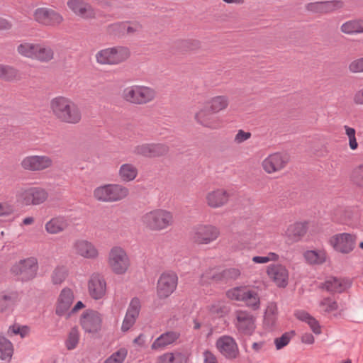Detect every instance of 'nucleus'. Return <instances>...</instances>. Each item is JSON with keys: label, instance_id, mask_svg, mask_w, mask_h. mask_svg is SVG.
<instances>
[{"label": "nucleus", "instance_id": "21", "mask_svg": "<svg viewBox=\"0 0 363 363\" xmlns=\"http://www.w3.org/2000/svg\"><path fill=\"white\" fill-rule=\"evenodd\" d=\"M178 277L174 272L163 273L158 279L157 294L160 298L169 297L176 289Z\"/></svg>", "mask_w": 363, "mask_h": 363}, {"label": "nucleus", "instance_id": "4", "mask_svg": "<svg viewBox=\"0 0 363 363\" xmlns=\"http://www.w3.org/2000/svg\"><path fill=\"white\" fill-rule=\"evenodd\" d=\"M122 99L134 105H145L153 101L157 97V91L150 86L134 84L124 88Z\"/></svg>", "mask_w": 363, "mask_h": 363}, {"label": "nucleus", "instance_id": "49", "mask_svg": "<svg viewBox=\"0 0 363 363\" xmlns=\"http://www.w3.org/2000/svg\"><path fill=\"white\" fill-rule=\"evenodd\" d=\"M79 340V332L76 328H72L66 340V347L68 350L76 348Z\"/></svg>", "mask_w": 363, "mask_h": 363}, {"label": "nucleus", "instance_id": "57", "mask_svg": "<svg viewBox=\"0 0 363 363\" xmlns=\"http://www.w3.org/2000/svg\"><path fill=\"white\" fill-rule=\"evenodd\" d=\"M7 333L10 336L13 335H20L21 337H24L28 333V328L27 327H21L19 325H12L9 328Z\"/></svg>", "mask_w": 363, "mask_h": 363}, {"label": "nucleus", "instance_id": "35", "mask_svg": "<svg viewBox=\"0 0 363 363\" xmlns=\"http://www.w3.org/2000/svg\"><path fill=\"white\" fill-rule=\"evenodd\" d=\"M230 104V100L226 95H217L211 98L207 102V107L215 114L225 111Z\"/></svg>", "mask_w": 363, "mask_h": 363}, {"label": "nucleus", "instance_id": "48", "mask_svg": "<svg viewBox=\"0 0 363 363\" xmlns=\"http://www.w3.org/2000/svg\"><path fill=\"white\" fill-rule=\"evenodd\" d=\"M140 309V299L137 297H134L130 300L126 314L137 319L139 316Z\"/></svg>", "mask_w": 363, "mask_h": 363}, {"label": "nucleus", "instance_id": "40", "mask_svg": "<svg viewBox=\"0 0 363 363\" xmlns=\"http://www.w3.org/2000/svg\"><path fill=\"white\" fill-rule=\"evenodd\" d=\"M179 337V334L175 332H168L161 335L152 344L151 348L157 350L173 343Z\"/></svg>", "mask_w": 363, "mask_h": 363}, {"label": "nucleus", "instance_id": "38", "mask_svg": "<svg viewBox=\"0 0 363 363\" xmlns=\"http://www.w3.org/2000/svg\"><path fill=\"white\" fill-rule=\"evenodd\" d=\"M54 58V51L51 46L45 43H38L33 60L48 62Z\"/></svg>", "mask_w": 363, "mask_h": 363}, {"label": "nucleus", "instance_id": "55", "mask_svg": "<svg viewBox=\"0 0 363 363\" xmlns=\"http://www.w3.org/2000/svg\"><path fill=\"white\" fill-rule=\"evenodd\" d=\"M305 7L308 12L323 14V1L310 2Z\"/></svg>", "mask_w": 363, "mask_h": 363}, {"label": "nucleus", "instance_id": "44", "mask_svg": "<svg viewBox=\"0 0 363 363\" xmlns=\"http://www.w3.org/2000/svg\"><path fill=\"white\" fill-rule=\"evenodd\" d=\"M345 6L342 0H331L323 1V14L335 12L342 9Z\"/></svg>", "mask_w": 363, "mask_h": 363}, {"label": "nucleus", "instance_id": "36", "mask_svg": "<svg viewBox=\"0 0 363 363\" xmlns=\"http://www.w3.org/2000/svg\"><path fill=\"white\" fill-rule=\"evenodd\" d=\"M341 33L348 35H353L363 33V19L353 18L348 20L340 27Z\"/></svg>", "mask_w": 363, "mask_h": 363}, {"label": "nucleus", "instance_id": "64", "mask_svg": "<svg viewBox=\"0 0 363 363\" xmlns=\"http://www.w3.org/2000/svg\"><path fill=\"white\" fill-rule=\"evenodd\" d=\"M301 341L306 345H313L315 342V337L311 333H305L301 335Z\"/></svg>", "mask_w": 363, "mask_h": 363}, {"label": "nucleus", "instance_id": "34", "mask_svg": "<svg viewBox=\"0 0 363 363\" xmlns=\"http://www.w3.org/2000/svg\"><path fill=\"white\" fill-rule=\"evenodd\" d=\"M138 176V167L129 162L122 164L118 170V177L123 182L134 181Z\"/></svg>", "mask_w": 363, "mask_h": 363}, {"label": "nucleus", "instance_id": "51", "mask_svg": "<svg viewBox=\"0 0 363 363\" xmlns=\"http://www.w3.org/2000/svg\"><path fill=\"white\" fill-rule=\"evenodd\" d=\"M128 354L125 348H121L113 353L104 363H123Z\"/></svg>", "mask_w": 363, "mask_h": 363}, {"label": "nucleus", "instance_id": "32", "mask_svg": "<svg viewBox=\"0 0 363 363\" xmlns=\"http://www.w3.org/2000/svg\"><path fill=\"white\" fill-rule=\"evenodd\" d=\"M68 227L67 220L62 216L50 218L45 224V230L49 235H57L63 233Z\"/></svg>", "mask_w": 363, "mask_h": 363}, {"label": "nucleus", "instance_id": "15", "mask_svg": "<svg viewBox=\"0 0 363 363\" xmlns=\"http://www.w3.org/2000/svg\"><path fill=\"white\" fill-rule=\"evenodd\" d=\"M235 326L239 334L251 336L256 329V317L247 310L235 312Z\"/></svg>", "mask_w": 363, "mask_h": 363}, {"label": "nucleus", "instance_id": "2", "mask_svg": "<svg viewBox=\"0 0 363 363\" xmlns=\"http://www.w3.org/2000/svg\"><path fill=\"white\" fill-rule=\"evenodd\" d=\"M106 263L110 271L116 276L125 275L131 267V261L127 251L120 245H114L110 248Z\"/></svg>", "mask_w": 363, "mask_h": 363}, {"label": "nucleus", "instance_id": "53", "mask_svg": "<svg viewBox=\"0 0 363 363\" xmlns=\"http://www.w3.org/2000/svg\"><path fill=\"white\" fill-rule=\"evenodd\" d=\"M15 211L13 204L10 201L0 202V217H7L12 215Z\"/></svg>", "mask_w": 363, "mask_h": 363}, {"label": "nucleus", "instance_id": "3", "mask_svg": "<svg viewBox=\"0 0 363 363\" xmlns=\"http://www.w3.org/2000/svg\"><path fill=\"white\" fill-rule=\"evenodd\" d=\"M130 55V50L128 47L115 45L99 50L95 55V59L101 65L115 66L128 61Z\"/></svg>", "mask_w": 363, "mask_h": 363}, {"label": "nucleus", "instance_id": "30", "mask_svg": "<svg viewBox=\"0 0 363 363\" xmlns=\"http://www.w3.org/2000/svg\"><path fill=\"white\" fill-rule=\"evenodd\" d=\"M352 281L349 279L329 277L323 287L332 293H342L351 286Z\"/></svg>", "mask_w": 363, "mask_h": 363}, {"label": "nucleus", "instance_id": "42", "mask_svg": "<svg viewBox=\"0 0 363 363\" xmlns=\"http://www.w3.org/2000/svg\"><path fill=\"white\" fill-rule=\"evenodd\" d=\"M68 276V269L65 266L56 267L51 274V281L55 285L62 284Z\"/></svg>", "mask_w": 363, "mask_h": 363}, {"label": "nucleus", "instance_id": "52", "mask_svg": "<svg viewBox=\"0 0 363 363\" xmlns=\"http://www.w3.org/2000/svg\"><path fill=\"white\" fill-rule=\"evenodd\" d=\"M348 69L352 74L363 73V57L352 60L348 65Z\"/></svg>", "mask_w": 363, "mask_h": 363}, {"label": "nucleus", "instance_id": "58", "mask_svg": "<svg viewBox=\"0 0 363 363\" xmlns=\"http://www.w3.org/2000/svg\"><path fill=\"white\" fill-rule=\"evenodd\" d=\"M251 133L245 131L243 130H238L235 134L233 141L235 144L240 145L251 138Z\"/></svg>", "mask_w": 363, "mask_h": 363}, {"label": "nucleus", "instance_id": "61", "mask_svg": "<svg viewBox=\"0 0 363 363\" xmlns=\"http://www.w3.org/2000/svg\"><path fill=\"white\" fill-rule=\"evenodd\" d=\"M352 101L357 106H363V87L354 93Z\"/></svg>", "mask_w": 363, "mask_h": 363}, {"label": "nucleus", "instance_id": "31", "mask_svg": "<svg viewBox=\"0 0 363 363\" xmlns=\"http://www.w3.org/2000/svg\"><path fill=\"white\" fill-rule=\"evenodd\" d=\"M303 257L309 265H322L328 259V253L324 249L307 250L303 252Z\"/></svg>", "mask_w": 363, "mask_h": 363}, {"label": "nucleus", "instance_id": "10", "mask_svg": "<svg viewBox=\"0 0 363 363\" xmlns=\"http://www.w3.org/2000/svg\"><path fill=\"white\" fill-rule=\"evenodd\" d=\"M88 295L95 301L104 299L108 293V284L105 276L99 272H92L87 279Z\"/></svg>", "mask_w": 363, "mask_h": 363}, {"label": "nucleus", "instance_id": "28", "mask_svg": "<svg viewBox=\"0 0 363 363\" xmlns=\"http://www.w3.org/2000/svg\"><path fill=\"white\" fill-rule=\"evenodd\" d=\"M83 113L80 106L73 100L59 122L67 125H77L82 121Z\"/></svg>", "mask_w": 363, "mask_h": 363}, {"label": "nucleus", "instance_id": "13", "mask_svg": "<svg viewBox=\"0 0 363 363\" xmlns=\"http://www.w3.org/2000/svg\"><path fill=\"white\" fill-rule=\"evenodd\" d=\"M290 160L289 155L283 152H276L267 155L261 162L264 172L273 174L284 170Z\"/></svg>", "mask_w": 363, "mask_h": 363}, {"label": "nucleus", "instance_id": "59", "mask_svg": "<svg viewBox=\"0 0 363 363\" xmlns=\"http://www.w3.org/2000/svg\"><path fill=\"white\" fill-rule=\"evenodd\" d=\"M136 318H133L127 314H125L123 321L121 325V330L123 332L128 331L130 328H131L136 322Z\"/></svg>", "mask_w": 363, "mask_h": 363}, {"label": "nucleus", "instance_id": "29", "mask_svg": "<svg viewBox=\"0 0 363 363\" xmlns=\"http://www.w3.org/2000/svg\"><path fill=\"white\" fill-rule=\"evenodd\" d=\"M308 229V222H296L287 227L285 231V236L292 242H298L306 234Z\"/></svg>", "mask_w": 363, "mask_h": 363}, {"label": "nucleus", "instance_id": "14", "mask_svg": "<svg viewBox=\"0 0 363 363\" xmlns=\"http://www.w3.org/2000/svg\"><path fill=\"white\" fill-rule=\"evenodd\" d=\"M72 250L76 256L87 260H97L101 255L96 245L85 238L75 240L72 243Z\"/></svg>", "mask_w": 363, "mask_h": 363}, {"label": "nucleus", "instance_id": "60", "mask_svg": "<svg viewBox=\"0 0 363 363\" xmlns=\"http://www.w3.org/2000/svg\"><path fill=\"white\" fill-rule=\"evenodd\" d=\"M133 345L138 348H144L147 345V337L144 334H140L133 341Z\"/></svg>", "mask_w": 363, "mask_h": 363}, {"label": "nucleus", "instance_id": "17", "mask_svg": "<svg viewBox=\"0 0 363 363\" xmlns=\"http://www.w3.org/2000/svg\"><path fill=\"white\" fill-rule=\"evenodd\" d=\"M194 120L200 127L209 130H218L221 127L219 118L216 116L207 106L196 111L194 115Z\"/></svg>", "mask_w": 363, "mask_h": 363}, {"label": "nucleus", "instance_id": "23", "mask_svg": "<svg viewBox=\"0 0 363 363\" xmlns=\"http://www.w3.org/2000/svg\"><path fill=\"white\" fill-rule=\"evenodd\" d=\"M67 6L76 16L82 19L88 20L95 18L94 9L84 0H68Z\"/></svg>", "mask_w": 363, "mask_h": 363}, {"label": "nucleus", "instance_id": "37", "mask_svg": "<svg viewBox=\"0 0 363 363\" xmlns=\"http://www.w3.org/2000/svg\"><path fill=\"white\" fill-rule=\"evenodd\" d=\"M294 315L297 319L306 323L315 335H319L322 333V328L319 322L308 312L298 310L295 312Z\"/></svg>", "mask_w": 363, "mask_h": 363}, {"label": "nucleus", "instance_id": "19", "mask_svg": "<svg viewBox=\"0 0 363 363\" xmlns=\"http://www.w3.org/2000/svg\"><path fill=\"white\" fill-rule=\"evenodd\" d=\"M229 191L222 187L214 188L205 194L204 201L206 206L211 209H218L225 206L230 201Z\"/></svg>", "mask_w": 363, "mask_h": 363}, {"label": "nucleus", "instance_id": "12", "mask_svg": "<svg viewBox=\"0 0 363 363\" xmlns=\"http://www.w3.org/2000/svg\"><path fill=\"white\" fill-rule=\"evenodd\" d=\"M53 165V159L47 155H29L20 162L21 167L27 172H43L51 169Z\"/></svg>", "mask_w": 363, "mask_h": 363}, {"label": "nucleus", "instance_id": "41", "mask_svg": "<svg viewBox=\"0 0 363 363\" xmlns=\"http://www.w3.org/2000/svg\"><path fill=\"white\" fill-rule=\"evenodd\" d=\"M13 353L12 343L4 336L0 335V358L2 360L10 362Z\"/></svg>", "mask_w": 363, "mask_h": 363}, {"label": "nucleus", "instance_id": "11", "mask_svg": "<svg viewBox=\"0 0 363 363\" xmlns=\"http://www.w3.org/2000/svg\"><path fill=\"white\" fill-rule=\"evenodd\" d=\"M357 236L353 233H340L332 235L328 241L330 246L337 253L349 255L356 247Z\"/></svg>", "mask_w": 363, "mask_h": 363}, {"label": "nucleus", "instance_id": "16", "mask_svg": "<svg viewBox=\"0 0 363 363\" xmlns=\"http://www.w3.org/2000/svg\"><path fill=\"white\" fill-rule=\"evenodd\" d=\"M33 18L38 23L51 27H57L65 21L60 13L48 7L37 8L33 12Z\"/></svg>", "mask_w": 363, "mask_h": 363}, {"label": "nucleus", "instance_id": "24", "mask_svg": "<svg viewBox=\"0 0 363 363\" xmlns=\"http://www.w3.org/2000/svg\"><path fill=\"white\" fill-rule=\"evenodd\" d=\"M168 147L161 143H144L135 147L134 153L147 157H160L167 153Z\"/></svg>", "mask_w": 363, "mask_h": 363}, {"label": "nucleus", "instance_id": "8", "mask_svg": "<svg viewBox=\"0 0 363 363\" xmlns=\"http://www.w3.org/2000/svg\"><path fill=\"white\" fill-rule=\"evenodd\" d=\"M220 235V231L217 226L205 223L194 226L190 234L191 241L199 245H209L215 242Z\"/></svg>", "mask_w": 363, "mask_h": 363}, {"label": "nucleus", "instance_id": "9", "mask_svg": "<svg viewBox=\"0 0 363 363\" xmlns=\"http://www.w3.org/2000/svg\"><path fill=\"white\" fill-rule=\"evenodd\" d=\"M39 264L35 257H28L16 262L11 267V272L21 281H28L35 279L38 274Z\"/></svg>", "mask_w": 363, "mask_h": 363}, {"label": "nucleus", "instance_id": "50", "mask_svg": "<svg viewBox=\"0 0 363 363\" xmlns=\"http://www.w3.org/2000/svg\"><path fill=\"white\" fill-rule=\"evenodd\" d=\"M279 255L274 252H269L266 256H254L252 261L255 264H266L269 262H277Z\"/></svg>", "mask_w": 363, "mask_h": 363}, {"label": "nucleus", "instance_id": "18", "mask_svg": "<svg viewBox=\"0 0 363 363\" xmlns=\"http://www.w3.org/2000/svg\"><path fill=\"white\" fill-rule=\"evenodd\" d=\"M266 274L277 287L285 288L289 284V272L286 266L281 263L270 264L266 267Z\"/></svg>", "mask_w": 363, "mask_h": 363}, {"label": "nucleus", "instance_id": "46", "mask_svg": "<svg viewBox=\"0 0 363 363\" xmlns=\"http://www.w3.org/2000/svg\"><path fill=\"white\" fill-rule=\"evenodd\" d=\"M350 179L357 186L363 187V163L352 169Z\"/></svg>", "mask_w": 363, "mask_h": 363}, {"label": "nucleus", "instance_id": "45", "mask_svg": "<svg viewBox=\"0 0 363 363\" xmlns=\"http://www.w3.org/2000/svg\"><path fill=\"white\" fill-rule=\"evenodd\" d=\"M345 133L348 139V145L351 150H356L359 144L356 138V130L349 125H344Z\"/></svg>", "mask_w": 363, "mask_h": 363}, {"label": "nucleus", "instance_id": "43", "mask_svg": "<svg viewBox=\"0 0 363 363\" xmlns=\"http://www.w3.org/2000/svg\"><path fill=\"white\" fill-rule=\"evenodd\" d=\"M320 309L326 313H335L339 311V304L331 298H324L319 303Z\"/></svg>", "mask_w": 363, "mask_h": 363}, {"label": "nucleus", "instance_id": "56", "mask_svg": "<svg viewBox=\"0 0 363 363\" xmlns=\"http://www.w3.org/2000/svg\"><path fill=\"white\" fill-rule=\"evenodd\" d=\"M13 303V298L11 295L3 294L0 296V311H4L11 307Z\"/></svg>", "mask_w": 363, "mask_h": 363}, {"label": "nucleus", "instance_id": "7", "mask_svg": "<svg viewBox=\"0 0 363 363\" xmlns=\"http://www.w3.org/2000/svg\"><path fill=\"white\" fill-rule=\"evenodd\" d=\"M49 197L46 189L40 186H27L21 188L16 193V201L26 206H40Z\"/></svg>", "mask_w": 363, "mask_h": 363}, {"label": "nucleus", "instance_id": "1", "mask_svg": "<svg viewBox=\"0 0 363 363\" xmlns=\"http://www.w3.org/2000/svg\"><path fill=\"white\" fill-rule=\"evenodd\" d=\"M143 225L153 231L164 230L174 223V214L164 208H155L141 216Z\"/></svg>", "mask_w": 363, "mask_h": 363}, {"label": "nucleus", "instance_id": "27", "mask_svg": "<svg viewBox=\"0 0 363 363\" xmlns=\"http://www.w3.org/2000/svg\"><path fill=\"white\" fill-rule=\"evenodd\" d=\"M140 30L141 26L137 22H118L108 26L109 32L116 35H131Z\"/></svg>", "mask_w": 363, "mask_h": 363}, {"label": "nucleus", "instance_id": "25", "mask_svg": "<svg viewBox=\"0 0 363 363\" xmlns=\"http://www.w3.org/2000/svg\"><path fill=\"white\" fill-rule=\"evenodd\" d=\"M74 300V294L69 287L63 288L57 297L55 303V313L57 315H63L70 309Z\"/></svg>", "mask_w": 363, "mask_h": 363}, {"label": "nucleus", "instance_id": "26", "mask_svg": "<svg viewBox=\"0 0 363 363\" xmlns=\"http://www.w3.org/2000/svg\"><path fill=\"white\" fill-rule=\"evenodd\" d=\"M72 101L71 98L65 96H57L50 100V111L57 121H60Z\"/></svg>", "mask_w": 363, "mask_h": 363}, {"label": "nucleus", "instance_id": "54", "mask_svg": "<svg viewBox=\"0 0 363 363\" xmlns=\"http://www.w3.org/2000/svg\"><path fill=\"white\" fill-rule=\"evenodd\" d=\"M294 334V332H291V333H286L283 334L280 337L275 339L274 343L276 348L277 350H280L286 346L289 343L290 340Z\"/></svg>", "mask_w": 363, "mask_h": 363}, {"label": "nucleus", "instance_id": "20", "mask_svg": "<svg viewBox=\"0 0 363 363\" xmlns=\"http://www.w3.org/2000/svg\"><path fill=\"white\" fill-rule=\"evenodd\" d=\"M218 352L228 359H235L239 356V347L235 340L230 335H223L216 341Z\"/></svg>", "mask_w": 363, "mask_h": 363}, {"label": "nucleus", "instance_id": "39", "mask_svg": "<svg viewBox=\"0 0 363 363\" xmlns=\"http://www.w3.org/2000/svg\"><path fill=\"white\" fill-rule=\"evenodd\" d=\"M38 45L35 41L23 40L17 45L16 51L19 55L33 60Z\"/></svg>", "mask_w": 363, "mask_h": 363}, {"label": "nucleus", "instance_id": "33", "mask_svg": "<svg viewBox=\"0 0 363 363\" xmlns=\"http://www.w3.org/2000/svg\"><path fill=\"white\" fill-rule=\"evenodd\" d=\"M278 308L275 303H269L265 309L263 317V326L267 330H272L276 325L277 320Z\"/></svg>", "mask_w": 363, "mask_h": 363}, {"label": "nucleus", "instance_id": "22", "mask_svg": "<svg viewBox=\"0 0 363 363\" xmlns=\"http://www.w3.org/2000/svg\"><path fill=\"white\" fill-rule=\"evenodd\" d=\"M80 323L86 333H96L101 330L102 317L99 312L89 310L83 313Z\"/></svg>", "mask_w": 363, "mask_h": 363}, {"label": "nucleus", "instance_id": "47", "mask_svg": "<svg viewBox=\"0 0 363 363\" xmlns=\"http://www.w3.org/2000/svg\"><path fill=\"white\" fill-rule=\"evenodd\" d=\"M18 76L16 69L9 65L0 64V78L4 80H13Z\"/></svg>", "mask_w": 363, "mask_h": 363}, {"label": "nucleus", "instance_id": "63", "mask_svg": "<svg viewBox=\"0 0 363 363\" xmlns=\"http://www.w3.org/2000/svg\"><path fill=\"white\" fill-rule=\"evenodd\" d=\"M204 363H218L216 356L210 351L203 352Z\"/></svg>", "mask_w": 363, "mask_h": 363}, {"label": "nucleus", "instance_id": "6", "mask_svg": "<svg viewBox=\"0 0 363 363\" xmlns=\"http://www.w3.org/2000/svg\"><path fill=\"white\" fill-rule=\"evenodd\" d=\"M226 296L232 301L244 302L254 311L260 308L261 301L258 292L247 286L231 288L226 291Z\"/></svg>", "mask_w": 363, "mask_h": 363}, {"label": "nucleus", "instance_id": "5", "mask_svg": "<svg viewBox=\"0 0 363 363\" xmlns=\"http://www.w3.org/2000/svg\"><path fill=\"white\" fill-rule=\"evenodd\" d=\"M130 194L128 187L120 184H105L93 191L95 200L103 203H114L125 199Z\"/></svg>", "mask_w": 363, "mask_h": 363}, {"label": "nucleus", "instance_id": "62", "mask_svg": "<svg viewBox=\"0 0 363 363\" xmlns=\"http://www.w3.org/2000/svg\"><path fill=\"white\" fill-rule=\"evenodd\" d=\"M174 354L168 352L160 356L157 359V363H174Z\"/></svg>", "mask_w": 363, "mask_h": 363}]
</instances>
